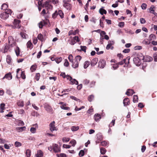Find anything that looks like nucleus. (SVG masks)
Segmentation results:
<instances>
[{"label": "nucleus", "mask_w": 157, "mask_h": 157, "mask_svg": "<svg viewBox=\"0 0 157 157\" xmlns=\"http://www.w3.org/2000/svg\"><path fill=\"white\" fill-rule=\"evenodd\" d=\"M11 13V10L7 9L5 12L2 13L0 14V17L3 20H6L8 17L9 15Z\"/></svg>", "instance_id": "f257e3e1"}, {"label": "nucleus", "mask_w": 157, "mask_h": 157, "mask_svg": "<svg viewBox=\"0 0 157 157\" xmlns=\"http://www.w3.org/2000/svg\"><path fill=\"white\" fill-rule=\"evenodd\" d=\"M143 58H142V56L139 57L138 56L137 57H135L133 59V61L135 63L137 66H139L141 64V60L143 59Z\"/></svg>", "instance_id": "f03ea898"}, {"label": "nucleus", "mask_w": 157, "mask_h": 157, "mask_svg": "<svg viewBox=\"0 0 157 157\" xmlns=\"http://www.w3.org/2000/svg\"><path fill=\"white\" fill-rule=\"evenodd\" d=\"M43 7L48 11L51 10L52 8V6L50 4V2L48 1H46L44 3Z\"/></svg>", "instance_id": "7ed1b4c3"}, {"label": "nucleus", "mask_w": 157, "mask_h": 157, "mask_svg": "<svg viewBox=\"0 0 157 157\" xmlns=\"http://www.w3.org/2000/svg\"><path fill=\"white\" fill-rule=\"evenodd\" d=\"M20 22L21 21L20 20L14 19L13 22V28L14 29L20 28L21 26Z\"/></svg>", "instance_id": "20e7f679"}, {"label": "nucleus", "mask_w": 157, "mask_h": 157, "mask_svg": "<svg viewBox=\"0 0 157 157\" xmlns=\"http://www.w3.org/2000/svg\"><path fill=\"white\" fill-rule=\"evenodd\" d=\"M55 122L53 121L51 122L49 124L50 130L51 132L57 130V129L56 127L55 126Z\"/></svg>", "instance_id": "39448f33"}, {"label": "nucleus", "mask_w": 157, "mask_h": 157, "mask_svg": "<svg viewBox=\"0 0 157 157\" xmlns=\"http://www.w3.org/2000/svg\"><path fill=\"white\" fill-rule=\"evenodd\" d=\"M106 65V62L105 60L101 59L98 62V67L101 68H103Z\"/></svg>", "instance_id": "423d86ee"}, {"label": "nucleus", "mask_w": 157, "mask_h": 157, "mask_svg": "<svg viewBox=\"0 0 157 157\" xmlns=\"http://www.w3.org/2000/svg\"><path fill=\"white\" fill-rule=\"evenodd\" d=\"M53 149L55 153H57L60 152V148L58 147V145L56 144H54L52 145Z\"/></svg>", "instance_id": "0eeeda50"}, {"label": "nucleus", "mask_w": 157, "mask_h": 157, "mask_svg": "<svg viewBox=\"0 0 157 157\" xmlns=\"http://www.w3.org/2000/svg\"><path fill=\"white\" fill-rule=\"evenodd\" d=\"M142 58H143V60L146 62H149L152 60V58L149 56H142Z\"/></svg>", "instance_id": "6e6552de"}, {"label": "nucleus", "mask_w": 157, "mask_h": 157, "mask_svg": "<svg viewBox=\"0 0 157 157\" xmlns=\"http://www.w3.org/2000/svg\"><path fill=\"white\" fill-rule=\"evenodd\" d=\"M96 136L98 140L96 141V144H97L99 143L100 141L102 139L103 137L101 134L100 133H98L97 134Z\"/></svg>", "instance_id": "1a4fd4ad"}, {"label": "nucleus", "mask_w": 157, "mask_h": 157, "mask_svg": "<svg viewBox=\"0 0 157 157\" xmlns=\"http://www.w3.org/2000/svg\"><path fill=\"white\" fill-rule=\"evenodd\" d=\"M63 6L65 7L67 10H70L71 8V5L69 3H67L66 1H63Z\"/></svg>", "instance_id": "9d476101"}, {"label": "nucleus", "mask_w": 157, "mask_h": 157, "mask_svg": "<svg viewBox=\"0 0 157 157\" xmlns=\"http://www.w3.org/2000/svg\"><path fill=\"white\" fill-rule=\"evenodd\" d=\"M44 108L48 112L50 113H52V109L51 106L48 105H46L45 106Z\"/></svg>", "instance_id": "9b49d317"}, {"label": "nucleus", "mask_w": 157, "mask_h": 157, "mask_svg": "<svg viewBox=\"0 0 157 157\" xmlns=\"http://www.w3.org/2000/svg\"><path fill=\"white\" fill-rule=\"evenodd\" d=\"M12 76L11 75V73L9 72L5 75V76L3 77V79H4L5 78H6L8 80H11L12 79Z\"/></svg>", "instance_id": "f8f14e48"}, {"label": "nucleus", "mask_w": 157, "mask_h": 157, "mask_svg": "<svg viewBox=\"0 0 157 157\" xmlns=\"http://www.w3.org/2000/svg\"><path fill=\"white\" fill-rule=\"evenodd\" d=\"M98 59L97 58H95L93 59L90 63L91 65L92 66H94L97 63Z\"/></svg>", "instance_id": "ddd939ff"}, {"label": "nucleus", "mask_w": 157, "mask_h": 157, "mask_svg": "<svg viewBox=\"0 0 157 157\" xmlns=\"http://www.w3.org/2000/svg\"><path fill=\"white\" fill-rule=\"evenodd\" d=\"M123 102L124 106L129 105L130 104L129 100L128 98H125Z\"/></svg>", "instance_id": "4468645a"}, {"label": "nucleus", "mask_w": 157, "mask_h": 157, "mask_svg": "<svg viewBox=\"0 0 157 157\" xmlns=\"http://www.w3.org/2000/svg\"><path fill=\"white\" fill-rule=\"evenodd\" d=\"M100 115L98 114H96L94 116V118L96 121H99L101 118Z\"/></svg>", "instance_id": "2eb2a0df"}, {"label": "nucleus", "mask_w": 157, "mask_h": 157, "mask_svg": "<svg viewBox=\"0 0 157 157\" xmlns=\"http://www.w3.org/2000/svg\"><path fill=\"white\" fill-rule=\"evenodd\" d=\"M72 63V66L73 67L75 68L78 67L79 63L75 61V60Z\"/></svg>", "instance_id": "dca6fc26"}, {"label": "nucleus", "mask_w": 157, "mask_h": 157, "mask_svg": "<svg viewBox=\"0 0 157 157\" xmlns=\"http://www.w3.org/2000/svg\"><path fill=\"white\" fill-rule=\"evenodd\" d=\"M133 90H128V91L126 92V94L128 96H131L134 93Z\"/></svg>", "instance_id": "f3484780"}, {"label": "nucleus", "mask_w": 157, "mask_h": 157, "mask_svg": "<svg viewBox=\"0 0 157 157\" xmlns=\"http://www.w3.org/2000/svg\"><path fill=\"white\" fill-rule=\"evenodd\" d=\"M78 33V30H76L74 31H73V30H70L69 33L68 34L69 36H70L72 34H73L74 35H75L77 33Z\"/></svg>", "instance_id": "a211bd4d"}, {"label": "nucleus", "mask_w": 157, "mask_h": 157, "mask_svg": "<svg viewBox=\"0 0 157 157\" xmlns=\"http://www.w3.org/2000/svg\"><path fill=\"white\" fill-rule=\"evenodd\" d=\"M114 42L112 41L109 42V43L107 45L106 48L107 50H109L111 48L112 45L113 44Z\"/></svg>", "instance_id": "6ab92c4d"}, {"label": "nucleus", "mask_w": 157, "mask_h": 157, "mask_svg": "<svg viewBox=\"0 0 157 157\" xmlns=\"http://www.w3.org/2000/svg\"><path fill=\"white\" fill-rule=\"evenodd\" d=\"M26 129L25 126L21 127H17L16 128V130L18 132H22L25 130Z\"/></svg>", "instance_id": "aec40b11"}, {"label": "nucleus", "mask_w": 157, "mask_h": 157, "mask_svg": "<svg viewBox=\"0 0 157 157\" xmlns=\"http://www.w3.org/2000/svg\"><path fill=\"white\" fill-rule=\"evenodd\" d=\"M36 157H42L43 156V152L41 150L37 151V153L36 155Z\"/></svg>", "instance_id": "412c9836"}, {"label": "nucleus", "mask_w": 157, "mask_h": 157, "mask_svg": "<svg viewBox=\"0 0 157 157\" xmlns=\"http://www.w3.org/2000/svg\"><path fill=\"white\" fill-rule=\"evenodd\" d=\"M26 45L28 48L32 49L33 48V45L30 41H29L27 43Z\"/></svg>", "instance_id": "4be33fe9"}, {"label": "nucleus", "mask_w": 157, "mask_h": 157, "mask_svg": "<svg viewBox=\"0 0 157 157\" xmlns=\"http://www.w3.org/2000/svg\"><path fill=\"white\" fill-rule=\"evenodd\" d=\"M46 24V23L44 21H41L38 24L39 27L40 28H42L43 26Z\"/></svg>", "instance_id": "5701e85b"}, {"label": "nucleus", "mask_w": 157, "mask_h": 157, "mask_svg": "<svg viewBox=\"0 0 157 157\" xmlns=\"http://www.w3.org/2000/svg\"><path fill=\"white\" fill-rule=\"evenodd\" d=\"M99 12L102 15H103L104 14H106L107 13L106 10L102 8H100L99 9Z\"/></svg>", "instance_id": "b1692460"}, {"label": "nucleus", "mask_w": 157, "mask_h": 157, "mask_svg": "<svg viewBox=\"0 0 157 157\" xmlns=\"http://www.w3.org/2000/svg\"><path fill=\"white\" fill-rule=\"evenodd\" d=\"M58 15H59L61 18H63L64 17V13L61 10H58Z\"/></svg>", "instance_id": "393cba45"}, {"label": "nucleus", "mask_w": 157, "mask_h": 157, "mask_svg": "<svg viewBox=\"0 0 157 157\" xmlns=\"http://www.w3.org/2000/svg\"><path fill=\"white\" fill-rule=\"evenodd\" d=\"M8 44H10L11 42H15L12 36H10L8 37Z\"/></svg>", "instance_id": "a878e982"}, {"label": "nucleus", "mask_w": 157, "mask_h": 157, "mask_svg": "<svg viewBox=\"0 0 157 157\" xmlns=\"http://www.w3.org/2000/svg\"><path fill=\"white\" fill-rule=\"evenodd\" d=\"M31 115L33 116L38 117L40 116V114L35 111H33L31 113Z\"/></svg>", "instance_id": "bb28decb"}, {"label": "nucleus", "mask_w": 157, "mask_h": 157, "mask_svg": "<svg viewBox=\"0 0 157 157\" xmlns=\"http://www.w3.org/2000/svg\"><path fill=\"white\" fill-rule=\"evenodd\" d=\"M71 84H75L76 85H78V82L75 79H72L71 81Z\"/></svg>", "instance_id": "cd10ccee"}, {"label": "nucleus", "mask_w": 157, "mask_h": 157, "mask_svg": "<svg viewBox=\"0 0 157 157\" xmlns=\"http://www.w3.org/2000/svg\"><path fill=\"white\" fill-rule=\"evenodd\" d=\"M5 104L4 103H2L1 104L0 106V112L3 113L4 112L3 110L5 109Z\"/></svg>", "instance_id": "c85d7f7f"}, {"label": "nucleus", "mask_w": 157, "mask_h": 157, "mask_svg": "<svg viewBox=\"0 0 157 157\" xmlns=\"http://www.w3.org/2000/svg\"><path fill=\"white\" fill-rule=\"evenodd\" d=\"M8 7V5L6 3H4L1 6V9L3 10H6V9Z\"/></svg>", "instance_id": "c756f323"}, {"label": "nucleus", "mask_w": 157, "mask_h": 157, "mask_svg": "<svg viewBox=\"0 0 157 157\" xmlns=\"http://www.w3.org/2000/svg\"><path fill=\"white\" fill-rule=\"evenodd\" d=\"M11 58L10 56L8 55L6 57V62L8 64H10L11 62Z\"/></svg>", "instance_id": "7c9ffc66"}, {"label": "nucleus", "mask_w": 157, "mask_h": 157, "mask_svg": "<svg viewBox=\"0 0 157 157\" xmlns=\"http://www.w3.org/2000/svg\"><path fill=\"white\" fill-rule=\"evenodd\" d=\"M25 153L27 157H30L31 154V151L29 149H27Z\"/></svg>", "instance_id": "2f4dec72"}, {"label": "nucleus", "mask_w": 157, "mask_h": 157, "mask_svg": "<svg viewBox=\"0 0 157 157\" xmlns=\"http://www.w3.org/2000/svg\"><path fill=\"white\" fill-rule=\"evenodd\" d=\"M79 128V127L78 126H73L71 127V130L72 131L74 132L78 130Z\"/></svg>", "instance_id": "473e14b6"}, {"label": "nucleus", "mask_w": 157, "mask_h": 157, "mask_svg": "<svg viewBox=\"0 0 157 157\" xmlns=\"http://www.w3.org/2000/svg\"><path fill=\"white\" fill-rule=\"evenodd\" d=\"M138 96L137 95H134L133 96V101L134 102H136L138 101Z\"/></svg>", "instance_id": "72a5a7b5"}, {"label": "nucleus", "mask_w": 157, "mask_h": 157, "mask_svg": "<svg viewBox=\"0 0 157 157\" xmlns=\"http://www.w3.org/2000/svg\"><path fill=\"white\" fill-rule=\"evenodd\" d=\"M60 107L62 109L66 110H68L70 109L69 107H67L66 105L65 104L61 106Z\"/></svg>", "instance_id": "f704fd0d"}, {"label": "nucleus", "mask_w": 157, "mask_h": 157, "mask_svg": "<svg viewBox=\"0 0 157 157\" xmlns=\"http://www.w3.org/2000/svg\"><path fill=\"white\" fill-rule=\"evenodd\" d=\"M90 62L87 61H86L84 64V68H86L90 65Z\"/></svg>", "instance_id": "c9c22d12"}, {"label": "nucleus", "mask_w": 157, "mask_h": 157, "mask_svg": "<svg viewBox=\"0 0 157 157\" xmlns=\"http://www.w3.org/2000/svg\"><path fill=\"white\" fill-rule=\"evenodd\" d=\"M81 59V57L80 56L78 55L76 56L74 60L79 63Z\"/></svg>", "instance_id": "e433bc0d"}, {"label": "nucleus", "mask_w": 157, "mask_h": 157, "mask_svg": "<svg viewBox=\"0 0 157 157\" xmlns=\"http://www.w3.org/2000/svg\"><path fill=\"white\" fill-rule=\"evenodd\" d=\"M149 38L150 40H155L156 39V36L155 35L151 34L149 36Z\"/></svg>", "instance_id": "4c0bfd02"}, {"label": "nucleus", "mask_w": 157, "mask_h": 157, "mask_svg": "<svg viewBox=\"0 0 157 157\" xmlns=\"http://www.w3.org/2000/svg\"><path fill=\"white\" fill-rule=\"evenodd\" d=\"M155 7L153 6L149 9V11L150 13H154L155 10L154 9Z\"/></svg>", "instance_id": "58836bf2"}, {"label": "nucleus", "mask_w": 157, "mask_h": 157, "mask_svg": "<svg viewBox=\"0 0 157 157\" xmlns=\"http://www.w3.org/2000/svg\"><path fill=\"white\" fill-rule=\"evenodd\" d=\"M15 52L17 56H18L20 54V49L18 47H17L15 49Z\"/></svg>", "instance_id": "ea45409f"}, {"label": "nucleus", "mask_w": 157, "mask_h": 157, "mask_svg": "<svg viewBox=\"0 0 157 157\" xmlns=\"http://www.w3.org/2000/svg\"><path fill=\"white\" fill-rule=\"evenodd\" d=\"M58 15V11L56 10L55 13L52 14V17L54 19L56 18Z\"/></svg>", "instance_id": "a19ab883"}, {"label": "nucleus", "mask_w": 157, "mask_h": 157, "mask_svg": "<svg viewBox=\"0 0 157 157\" xmlns=\"http://www.w3.org/2000/svg\"><path fill=\"white\" fill-rule=\"evenodd\" d=\"M100 152L102 154H105L106 152V149L104 148L101 147L100 148Z\"/></svg>", "instance_id": "79ce46f5"}, {"label": "nucleus", "mask_w": 157, "mask_h": 157, "mask_svg": "<svg viewBox=\"0 0 157 157\" xmlns=\"http://www.w3.org/2000/svg\"><path fill=\"white\" fill-rule=\"evenodd\" d=\"M10 46H9L8 45H6L5 47L4 48V53H6L9 50Z\"/></svg>", "instance_id": "37998d69"}, {"label": "nucleus", "mask_w": 157, "mask_h": 157, "mask_svg": "<svg viewBox=\"0 0 157 157\" xmlns=\"http://www.w3.org/2000/svg\"><path fill=\"white\" fill-rule=\"evenodd\" d=\"M40 73H37L35 76V79L37 81H38L40 78Z\"/></svg>", "instance_id": "c03bdc74"}, {"label": "nucleus", "mask_w": 157, "mask_h": 157, "mask_svg": "<svg viewBox=\"0 0 157 157\" xmlns=\"http://www.w3.org/2000/svg\"><path fill=\"white\" fill-rule=\"evenodd\" d=\"M143 43L145 44H149L150 43V42L148 41L147 39H145L143 40L142 42Z\"/></svg>", "instance_id": "a18cd8bd"}, {"label": "nucleus", "mask_w": 157, "mask_h": 157, "mask_svg": "<svg viewBox=\"0 0 157 157\" xmlns=\"http://www.w3.org/2000/svg\"><path fill=\"white\" fill-rule=\"evenodd\" d=\"M125 60H126V59H124L118 62V63L117 64L118 65H122L124 63H125V64H126V63H125Z\"/></svg>", "instance_id": "49530a36"}, {"label": "nucleus", "mask_w": 157, "mask_h": 157, "mask_svg": "<svg viewBox=\"0 0 157 157\" xmlns=\"http://www.w3.org/2000/svg\"><path fill=\"white\" fill-rule=\"evenodd\" d=\"M16 42H11L10 44H8V45L10 46V48H12L15 46H16Z\"/></svg>", "instance_id": "de8ad7c7"}, {"label": "nucleus", "mask_w": 157, "mask_h": 157, "mask_svg": "<svg viewBox=\"0 0 157 157\" xmlns=\"http://www.w3.org/2000/svg\"><path fill=\"white\" fill-rule=\"evenodd\" d=\"M94 98V95H90L89 96V97H88V101H89L91 102L93 100Z\"/></svg>", "instance_id": "09e8293b"}, {"label": "nucleus", "mask_w": 157, "mask_h": 157, "mask_svg": "<svg viewBox=\"0 0 157 157\" xmlns=\"http://www.w3.org/2000/svg\"><path fill=\"white\" fill-rule=\"evenodd\" d=\"M73 56L71 55H69L68 57V59L70 62L71 63H73Z\"/></svg>", "instance_id": "8fccbe9b"}, {"label": "nucleus", "mask_w": 157, "mask_h": 157, "mask_svg": "<svg viewBox=\"0 0 157 157\" xmlns=\"http://www.w3.org/2000/svg\"><path fill=\"white\" fill-rule=\"evenodd\" d=\"M17 105L18 106L23 107L24 106V103L23 101H20L17 103Z\"/></svg>", "instance_id": "3c124183"}, {"label": "nucleus", "mask_w": 157, "mask_h": 157, "mask_svg": "<svg viewBox=\"0 0 157 157\" xmlns=\"http://www.w3.org/2000/svg\"><path fill=\"white\" fill-rule=\"evenodd\" d=\"M101 144L103 146H106L108 145V143L105 141H102L101 142Z\"/></svg>", "instance_id": "603ef678"}, {"label": "nucleus", "mask_w": 157, "mask_h": 157, "mask_svg": "<svg viewBox=\"0 0 157 157\" xmlns=\"http://www.w3.org/2000/svg\"><path fill=\"white\" fill-rule=\"evenodd\" d=\"M15 145L16 147H20L21 145V144L20 142L16 141L15 143Z\"/></svg>", "instance_id": "864d4df0"}, {"label": "nucleus", "mask_w": 157, "mask_h": 157, "mask_svg": "<svg viewBox=\"0 0 157 157\" xmlns=\"http://www.w3.org/2000/svg\"><path fill=\"white\" fill-rule=\"evenodd\" d=\"M72 145V146H74L76 143V142L75 140H73L71 141L70 143Z\"/></svg>", "instance_id": "5fc2aeb1"}, {"label": "nucleus", "mask_w": 157, "mask_h": 157, "mask_svg": "<svg viewBox=\"0 0 157 157\" xmlns=\"http://www.w3.org/2000/svg\"><path fill=\"white\" fill-rule=\"evenodd\" d=\"M21 76L23 79H25V75L24 71H22L21 72Z\"/></svg>", "instance_id": "6e6d98bb"}, {"label": "nucleus", "mask_w": 157, "mask_h": 157, "mask_svg": "<svg viewBox=\"0 0 157 157\" xmlns=\"http://www.w3.org/2000/svg\"><path fill=\"white\" fill-rule=\"evenodd\" d=\"M81 50L82 51L85 52H86V47L85 46H81Z\"/></svg>", "instance_id": "4d7b16f0"}, {"label": "nucleus", "mask_w": 157, "mask_h": 157, "mask_svg": "<svg viewBox=\"0 0 157 157\" xmlns=\"http://www.w3.org/2000/svg\"><path fill=\"white\" fill-rule=\"evenodd\" d=\"M70 98L71 99L73 100H74L76 101H80V100L79 99H78L77 98H76V97H75V96H70Z\"/></svg>", "instance_id": "13d9d810"}, {"label": "nucleus", "mask_w": 157, "mask_h": 157, "mask_svg": "<svg viewBox=\"0 0 157 157\" xmlns=\"http://www.w3.org/2000/svg\"><path fill=\"white\" fill-rule=\"evenodd\" d=\"M20 35L21 37L24 39L26 38V35L24 33L21 32L20 33Z\"/></svg>", "instance_id": "bf43d9fd"}, {"label": "nucleus", "mask_w": 157, "mask_h": 157, "mask_svg": "<svg viewBox=\"0 0 157 157\" xmlns=\"http://www.w3.org/2000/svg\"><path fill=\"white\" fill-rule=\"evenodd\" d=\"M30 131L32 133H34L36 132V129L35 128L32 127L30 128Z\"/></svg>", "instance_id": "052dcab7"}, {"label": "nucleus", "mask_w": 157, "mask_h": 157, "mask_svg": "<svg viewBox=\"0 0 157 157\" xmlns=\"http://www.w3.org/2000/svg\"><path fill=\"white\" fill-rule=\"evenodd\" d=\"M84 152L83 150H81L79 152V155L80 156H82L84 155Z\"/></svg>", "instance_id": "680f3d73"}, {"label": "nucleus", "mask_w": 157, "mask_h": 157, "mask_svg": "<svg viewBox=\"0 0 157 157\" xmlns=\"http://www.w3.org/2000/svg\"><path fill=\"white\" fill-rule=\"evenodd\" d=\"M124 23L123 22H120L118 26L122 28L124 26Z\"/></svg>", "instance_id": "e2e57ef3"}, {"label": "nucleus", "mask_w": 157, "mask_h": 157, "mask_svg": "<svg viewBox=\"0 0 157 157\" xmlns=\"http://www.w3.org/2000/svg\"><path fill=\"white\" fill-rule=\"evenodd\" d=\"M147 5L145 3H143L142 4L141 7L142 9H146L147 8Z\"/></svg>", "instance_id": "0e129e2a"}, {"label": "nucleus", "mask_w": 157, "mask_h": 157, "mask_svg": "<svg viewBox=\"0 0 157 157\" xmlns=\"http://www.w3.org/2000/svg\"><path fill=\"white\" fill-rule=\"evenodd\" d=\"M36 65H32L30 68V70L32 71H34L36 69Z\"/></svg>", "instance_id": "69168bd1"}, {"label": "nucleus", "mask_w": 157, "mask_h": 157, "mask_svg": "<svg viewBox=\"0 0 157 157\" xmlns=\"http://www.w3.org/2000/svg\"><path fill=\"white\" fill-rule=\"evenodd\" d=\"M90 81L87 79H85L83 81V83L85 85H87L89 83Z\"/></svg>", "instance_id": "338daca9"}, {"label": "nucleus", "mask_w": 157, "mask_h": 157, "mask_svg": "<svg viewBox=\"0 0 157 157\" xmlns=\"http://www.w3.org/2000/svg\"><path fill=\"white\" fill-rule=\"evenodd\" d=\"M37 38L39 40L42 41L43 35L41 34H39L37 36Z\"/></svg>", "instance_id": "774afa93"}]
</instances>
